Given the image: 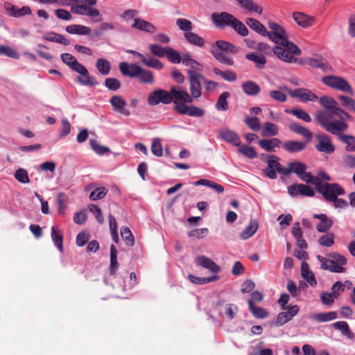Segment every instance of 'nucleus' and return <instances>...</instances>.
<instances>
[{
  "label": "nucleus",
  "mask_w": 355,
  "mask_h": 355,
  "mask_svg": "<svg viewBox=\"0 0 355 355\" xmlns=\"http://www.w3.org/2000/svg\"><path fill=\"white\" fill-rule=\"evenodd\" d=\"M293 19L300 26L307 28L313 25L315 19L313 17L306 15L303 12H296L293 13Z\"/></svg>",
  "instance_id": "obj_24"
},
{
  "label": "nucleus",
  "mask_w": 355,
  "mask_h": 355,
  "mask_svg": "<svg viewBox=\"0 0 355 355\" xmlns=\"http://www.w3.org/2000/svg\"><path fill=\"white\" fill-rule=\"evenodd\" d=\"M244 10L248 12H256L261 15L263 12L262 8L255 3L252 0H235Z\"/></svg>",
  "instance_id": "obj_27"
},
{
  "label": "nucleus",
  "mask_w": 355,
  "mask_h": 355,
  "mask_svg": "<svg viewBox=\"0 0 355 355\" xmlns=\"http://www.w3.org/2000/svg\"><path fill=\"white\" fill-rule=\"evenodd\" d=\"M166 56L170 62L175 64L180 63L182 60L179 53L169 46H167Z\"/></svg>",
  "instance_id": "obj_59"
},
{
  "label": "nucleus",
  "mask_w": 355,
  "mask_h": 355,
  "mask_svg": "<svg viewBox=\"0 0 355 355\" xmlns=\"http://www.w3.org/2000/svg\"><path fill=\"white\" fill-rule=\"evenodd\" d=\"M284 89L288 90V94L292 98H297L304 103L315 102L318 100V96L309 89L302 87L295 89H291L288 87H284Z\"/></svg>",
  "instance_id": "obj_8"
},
{
  "label": "nucleus",
  "mask_w": 355,
  "mask_h": 355,
  "mask_svg": "<svg viewBox=\"0 0 355 355\" xmlns=\"http://www.w3.org/2000/svg\"><path fill=\"white\" fill-rule=\"evenodd\" d=\"M211 17L214 25L219 28H224L226 26L231 27L236 19L233 15L227 12H214Z\"/></svg>",
  "instance_id": "obj_9"
},
{
  "label": "nucleus",
  "mask_w": 355,
  "mask_h": 355,
  "mask_svg": "<svg viewBox=\"0 0 355 355\" xmlns=\"http://www.w3.org/2000/svg\"><path fill=\"white\" fill-rule=\"evenodd\" d=\"M319 103L327 110L323 112L331 116V120L334 121V116H337L338 120L345 121L351 119V116L338 106L337 101L334 98L326 95L322 96L319 98Z\"/></svg>",
  "instance_id": "obj_4"
},
{
  "label": "nucleus",
  "mask_w": 355,
  "mask_h": 355,
  "mask_svg": "<svg viewBox=\"0 0 355 355\" xmlns=\"http://www.w3.org/2000/svg\"><path fill=\"white\" fill-rule=\"evenodd\" d=\"M149 49L150 52L159 57V58H163L166 55V51H167V46L166 47H162L160 45L158 44H150L149 46Z\"/></svg>",
  "instance_id": "obj_61"
},
{
  "label": "nucleus",
  "mask_w": 355,
  "mask_h": 355,
  "mask_svg": "<svg viewBox=\"0 0 355 355\" xmlns=\"http://www.w3.org/2000/svg\"><path fill=\"white\" fill-rule=\"evenodd\" d=\"M338 100L341 103V106L346 108L350 109L352 111L355 112V100L352 98L345 95H339L338 96Z\"/></svg>",
  "instance_id": "obj_51"
},
{
  "label": "nucleus",
  "mask_w": 355,
  "mask_h": 355,
  "mask_svg": "<svg viewBox=\"0 0 355 355\" xmlns=\"http://www.w3.org/2000/svg\"><path fill=\"white\" fill-rule=\"evenodd\" d=\"M176 25L180 30L184 31V33H189L193 29V24L191 21L184 18L177 19Z\"/></svg>",
  "instance_id": "obj_54"
},
{
  "label": "nucleus",
  "mask_w": 355,
  "mask_h": 355,
  "mask_svg": "<svg viewBox=\"0 0 355 355\" xmlns=\"http://www.w3.org/2000/svg\"><path fill=\"white\" fill-rule=\"evenodd\" d=\"M307 168V166L306 164L295 161L293 162L289 163L288 167L284 168V175H287L291 173H295L298 177L303 173Z\"/></svg>",
  "instance_id": "obj_25"
},
{
  "label": "nucleus",
  "mask_w": 355,
  "mask_h": 355,
  "mask_svg": "<svg viewBox=\"0 0 355 355\" xmlns=\"http://www.w3.org/2000/svg\"><path fill=\"white\" fill-rule=\"evenodd\" d=\"M119 69L121 73L125 76L130 78H137L141 71V67L136 64H128L127 62H121L119 64Z\"/></svg>",
  "instance_id": "obj_19"
},
{
  "label": "nucleus",
  "mask_w": 355,
  "mask_h": 355,
  "mask_svg": "<svg viewBox=\"0 0 355 355\" xmlns=\"http://www.w3.org/2000/svg\"><path fill=\"white\" fill-rule=\"evenodd\" d=\"M218 135L223 140L234 146H239L241 144L239 136L232 130L228 128L221 129L218 131Z\"/></svg>",
  "instance_id": "obj_17"
},
{
  "label": "nucleus",
  "mask_w": 355,
  "mask_h": 355,
  "mask_svg": "<svg viewBox=\"0 0 355 355\" xmlns=\"http://www.w3.org/2000/svg\"><path fill=\"white\" fill-rule=\"evenodd\" d=\"M337 313L335 311H329L327 313H317L311 316V318L319 322H325L336 319Z\"/></svg>",
  "instance_id": "obj_39"
},
{
  "label": "nucleus",
  "mask_w": 355,
  "mask_h": 355,
  "mask_svg": "<svg viewBox=\"0 0 355 355\" xmlns=\"http://www.w3.org/2000/svg\"><path fill=\"white\" fill-rule=\"evenodd\" d=\"M278 132L279 128L275 123L266 122L264 123V128L261 132V135L263 137L275 136L278 134Z\"/></svg>",
  "instance_id": "obj_45"
},
{
  "label": "nucleus",
  "mask_w": 355,
  "mask_h": 355,
  "mask_svg": "<svg viewBox=\"0 0 355 355\" xmlns=\"http://www.w3.org/2000/svg\"><path fill=\"white\" fill-rule=\"evenodd\" d=\"M51 238L54 242V244L57 246L60 252H63V236L61 232H58L55 230L54 226L51 228Z\"/></svg>",
  "instance_id": "obj_52"
},
{
  "label": "nucleus",
  "mask_w": 355,
  "mask_h": 355,
  "mask_svg": "<svg viewBox=\"0 0 355 355\" xmlns=\"http://www.w3.org/2000/svg\"><path fill=\"white\" fill-rule=\"evenodd\" d=\"M66 31L70 34L87 35L91 33V28L84 25L72 24L66 27Z\"/></svg>",
  "instance_id": "obj_33"
},
{
  "label": "nucleus",
  "mask_w": 355,
  "mask_h": 355,
  "mask_svg": "<svg viewBox=\"0 0 355 355\" xmlns=\"http://www.w3.org/2000/svg\"><path fill=\"white\" fill-rule=\"evenodd\" d=\"M299 178L304 182L306 183H310L314 184L316 187V189L318 187L321 180H320L318 178L313 177L311 173L309 172H303Z\"/></svg>",
  "instance_id": "obj_57"
},
{
  "label": "nucleus",
  "mask_w": 355,
  "mask_h": 355,
  "mask_svg": "<svg viewBox=\"0 0 355 355\" xmlns=\"http://www.w3.org/2000/svg\"><path fill=\"white\" fill-rule=\"evenodd\" d=\"M14 176L18 182L22 184H28L30 182L28 172L24 168H21L16 170Z\"/></svg>",
  "instance_id": "obj_56"
},
{
  "label": "nucleus",
  "mask_w": 355,
  "mask_h": 355,
  "mask_svg": "<svg viewBox=\"0 0 355 355\" xmlns=\"http://www.w3.org/2000/svg\"><path fill=\"white\" fill-rule=\"evenodd\" d=\"M60 58L65 64H67L71 70L74 71L78 67V66L81 64L79 62H78L76 58L70 53H62Z\"/></svg>",
  "instance_id": "obj_37"
},
{
  "label": "nucleus",
  "mask_w": 355,
  "mask_h": 355,
  "mask_svg": "<svg viewBox=\"0 0 355 355\" xmlns=\"http://www.w3.org/2000/svg\"><path fill=\"white\" fill-rule=\"evenodd\" d=\"M76 3L71 5V11L76 14L87 15L90 17H97L94 21H101L102 16L98 10L93 8L97 0H75Z\"/></svg>",
  "instance_id": "obj_5"
},
{
  "label": "nucleus",
  "mask_w": 355,
  "mask_h": 355,
  "mask_svg": "<svg viewBox=\"0 0 355 355\" xmlns=\"http://www.w3.org/2000/svg\"><path fill=\"white\" fill-rule=\"evenodd\" d=\"M170 92L175 107L180 104L193 103L192 97H191L190 94L180 87H173Z\"/></svg>",
  "instance_id": "obj_14"
},
{
  "label": "nucleus",
  "mask_w": 355,
  "mask_h": 355,
  "mask_svg": "<svg viewBox=\"0 0 355 355\" xmlns=\"http://www.w3.org/2000/svg\"><path fill=\"white\" fill-rule=\"evenodd\" d=\"M331 116L330 114L324 112H319L315 114V119L327 132L337 136L343 143L346 144L347 151H355V137L343 135V132L348 129L349 125L343 120L332 121Z\"/></svg>",
  "instance_id": "obj_1"
},
{
  "label": "nucleus",
  "mask_w": 355,
  "mask_h": 355,
  "mask_svg": "<svg viewBox=\"0 0 355 355\" xmlns=\"http://www.w3.org/2000/svg\"><path fill=\"white\" fill-rule=\"evenodd\" d=\"M4 54L9 58L19 59V53L12 47L8 46H0V55Z\"/></svg>",
  "instance_id": "obj_63"
},
{
  "label": "nucleus",
  "mask_w": 355,
  "mask_h": 355,
  "mask_svg": "<svg viewBox=\"0 0 355 355\" xmlns=\"http://www.w3.org/2000/svg\"><path fill=\"white\" fill-rule=\"evenodd\" d=\"M333 327L339 331H341V333L346 336L347 337L349 338H352L354 335L353 333L351 331V330L349 328L348 324L345 321H339L333 323Z\"/></svg>",
  "instance_id": "obj_46"
},
{
  "label": "nucleus",
  "mask_w": 355,
  "mask_h": 355,
  "mask_svg": "<svg viewBox=\"0 0 355 355\" xmlns=\"http://www.w3.org/2000/svg\"><path fill=\"white\" fill-rule=\"evenodd\" d=\"M238 147L239 152L246 157L250 159H254L257 157V153L254 147L246 145L241 146V144Z\"/></svg>",
  "instance_id": "obj_49"
},
{
  "label": "nucleus",
  "mask_w": 355,
  "mask_h": 355,
  "mask_svg": "<svg viewBox=\"0 0 355 355\" xmlns=\"http://www.w3.org/2000/svg\"><path fill=\"white\" fill-rule=\"evenodd\" d=\"M118 262H117V250L114 245H111L110 246V275H114L118 268Z\"/></svg>",
  "instance_id": "obj_43"
},
{
  "label": "nucleus",
  "mask_w": 355,
  "mask_h": 355,
  "mask_svg": "<svg viewBox=\"0 0 355 355\" xmlns=\"http://www.w3.org/2000/svg\"><path fill=\"white\" fill-rule=\"evenodd\" d=\"M110 102L114 111L125 116H129L130 114V112L125 109L127 105L125 101L121 96L116 95L112 96Z\"/></svg>",
  "instance_id": "obj_18"
},
{
  "label": "nucleus",
  "mask_w": 355,
  "mask_h": 355,
  "mask_svg": "<svg viewBox=\"0 0 355 355\" xmlns=\"http://www.w3.org/2000/svg\"><path fill=\"white\" fill-rule=\"evenodd\" d=\"M281 141L277 138L265 139L259 141V146L267 152H274L275 148L280 146Z\"/></svg>",
  "instance_id": "obj_26"
},
{
  "label": "nucleus",
  "mask_w": 355,
  "mask_h": 355,
  "mask_svg": "<svg viewBox=\"0 0 355 355\" xmlns=\"http://www.w3.org/2000/svg\"><path fill=\"white\" fill-rule=\"evenodd\" d=\"M75 71L79 73L77 77L78 82L83 85H95L97 84L95 78L91 76L87 69L81 64Z\"/></svg>",
  "instance_id": "obj_16"
},
{
  "label": "nucleus",
  "mask_w": 355,
  "mask_h": 355,
  "mask_svg": "<svg viewBox=\"0 0 355 355\" xmlns=\"http://www.w3.org/2000/svg\"><path fill=\"white\" fill-rule=\"evenodd\" d=\"M318 140L315 149L323 153L332 154L335 151V146L331 137L325 134H319L316 136Z\"/></svg>",
  "instance_id": "obj_11"
},
{
  "label": "nucleus",
  "mask_w": 355,
  "mask_h": 355,
  "mask_svg": "<svg viewBox=\"0 0 355 355\" xmlns=\"http://www.w3.org/2000/svg\"><path fill=\"white\" fill-rule=\"evenodd\" d=\"M196 262L198 265L208 269L213 273H218L220 271V267L211 259L205 256H199L196 258Z\"/></svg>",
  "instance_id": "obj_23"
},
{
  "label": "nucleus",
  "mask_w": 355,
  "mask_h": 355,
  "mask_svg": "<svg viewBox=\"0 0 355 355\" xmlns=\"http://www.w3.org/2000/svg\"><path fill=\"white\" fill-rule=\"evenodd\" d=\"M306 147V143L298 141H288L283 144L284 150L289 153H297L302 151Z\"/></svg>",
  "instance_id": "obj_34"
},
{
  "label": "nucleus",
  "mask_w": 355,
  "mask_h": 355,
  "mask_svg": "<svg viewBox=\"0 0 355 355\" xmlns=\"http://www.w3.org/2000/svg\"><path fill=\"white\" fill-rule=\"evenodd\" d=\"M174 108L179 114H188L191 116L200 117L205 114L202 109L196 106H188L186 104L178 105Z\"/></svg>",
  "instance_id": "obj_15"
},
{
  "label": "nucleus",
  "mask_w": 355,
  "mask_h": 355,
  "mask_svg": "<svg viewBox=\"0 0 355 355\" xmlns=\"http://www.w3.org/2000/svg\"><path fill=\"white\" fill-rule=\"evenodd\" d=\"M141 62L148 67H151L158 70H160L164 67L163 64L159 60L153 57L146 58L144 56L141 60Z\"/></svg>",
  "instance_id": "obj_50"
},
{
  "label": "nucleus",
  "mask_w": 355,
  "mask_h": 355,
  "mask_svg": "<svg viewBox=\"0 0 355 355\" xmlns=\"http://www.w3.org/2000/svg\"><path fill=\"white\" fill-rule=\"evenodd\" d=\"M171 92L163 89H157L150 94L148 98V103L150 105H156L159 103L169 104L172 102Z\"/></svg>",
  "instance_id": "obj_10"
},
{
  "label": "nucleus",
  "mask_w": 355,
  "mask_h": 355,
  "mask_svg": "<svg viewBox=\"0 0 355 355\" xmlns=\"http://www.w3.org/2000/svg\"><path fill=\"white\" fill-rule=\"evenodd\" d=\"M272 51L278 58L284 62L288 63H294L297 62V58L293 56V53H290L286 49H284L279 45L275 46Z\"/></svg>",
  "instance_id": "obj_21"
},
{
  "label": "nucleus",
  "mask_w": 355,
  "mask_h": 355,
  "mask_svg": "<svg viewBox=\"0 0 355 355\" xmlns=\"http://www.w3.org/2000/svg\"><path fill=\"white\" fill-rule=\"evenodd\" d=\"M189 78L190 83V96L192 97V100L200 98L201 96L200 79L202 78V76L195 71H189Z\"/></svg>",
  "instance_id": "obj_13"
},
{
  "label": "nucleus",
  "mask_w": 355,
  "mask_h": 355,
  "mask_svg": "<svg viewBox=\"0 0 355 355\" xmlns=\"http://www.w3.org/2000/svg\"><path fill=\"white\" fill-rule=\"evenodd\" d=\"M231 28H232L238 34L241 36H247L248 35V30L247 27L237 18L235 19Z\"/></svg>",
  "instance_id": "obj_55"
},
{
  "label": "nucleus",
  "mask_w": 355,
  "mask_h": 355,
  "mask_svg": "<svg viewBox=\"0 0 355 355\" xmlns=\"http://www.w3.org/2000/svg\"><path fill=\"white\" fill-rule=\"evenodd\" d=\"M322 83L338 91L353 95L354 90L350 84L343 78L334 75L326 76L322 78Z\"/></svg>",
  "instance_id": "obj_6"
},
{
  "label": "nucleus",
  "mask_w": 355,
  "mask_h": 355,
  "mask_svg": "<svg viewBox=\"0 0 355 355\" xmlns=\"http://www.w3.org/2000/svg\"><path fill=\"white\" fill-rule=\"evenodd\" d=\"M317 190L329 202L339 196L344 195L345 193L344 189L340 184L337 183H323L322 181L318 185Z\"/></svg>",
  "instance_id": "obj_7"
},
{
  "label": "nucleus",
  "mask_w": 355,
  "mask_h": 355,
  "mask_svg": "<svg viewBox=\"0 0 355 355\" xmlns=\"http://www.w3.org/2000/svg\"><path fill=\"white\" fill-rule=\"evenodd\" d=\"M284 87H287L286 86H280L278 89H273L270 91L269 96L273 99L275 101L279 103H284L287 101V95L288 93L287 89H284Z\"/></svg>",
  "instance_id": "obj_31"
},
{
  "label": "nucleus",
  "mask_w": 355,
  "mask_h": 355,
  "mask_svg": "<svg viewBox=\"0 0 355 355\" xmlns=\"http://www.w3.org/2000/svg\"><path fill=\"white\" fill-rule=\"evenodd\" d=\"M258 228V224L256 220H251L248 225L245 228L244 230L240 234V238L242 240H246L250 238L254 234L257 232Z\"/></svg>",
  "instance_id": "obj_40"
},
{
  "label": "nucleus",
  "mask_w": 355,
  "mask_h": 355,
  "mask_svg": "<svg viewBox=\"0 0 355 355\" xmlns=\"http://www.w3.org/2000/svg\"><path fill=\"white\" fill-rule=\"evenodd\" d=\"M313 218L320 220L316 225V229L319 232L326 233L332 227L333 220L326 214H314Z\"/></svg>",
  "instance_id": "obj_20"
},
{
  "label": "nucleus",
  "mask_w": 355,
  "mask_h": 355,
  "mask_svg": "<svg viewBox=\"0 0 355 355\" xmlns=\"http://www.w3.org/2000/svg\"><path fill=\"white\" fill-rule=\"evenodd\" d=\"M279 158L275 155H270L267 162L268 166L263 170L264 174L270 179L277 178L276 171L284 175V168L279 162Z\"/></svg>",
  "instance_id": "obj_12"
},
{
  "label": "nucleus",
  "mask_w": 355,
  "mask_h": 355,
  "mask_svg": "<svg viewBox=\"0 0 355 355\" xmlns=\"http://www.w3.org/2000/svg\"><path fill=\"white\" fill-rule=\"evenodd\" d=\"M241 87L243 92L249 96H256L261 90L260 87L252 80L243 83Z\"/></svg>",
  "instance_id": "obj_35"
},
{
  "label": "nucleus",
  "mask_w": 355,
  "mask_h": 355,
  "mask_svg": "<svg viewBox=\"0 0 355 355\" xmlns=\"http://www.w3.org/2000/svg\"><path fill=\"white\" fill-rule=\"evenodd\" d=\"M230 94L227 92H223L218 97L216 103V108L219 111H227L229 109L227 98Z\"/></svg>",
  "instance_id": "obj_42"
},
{
  "label": "nucleus",
  "mask_w": 355,
  "mask_h": 355,
  "mask_svg": "<svg viewBox=\"0 0 355 355\" xmlns=\"http://www.w3.org/2000/svg\"><path fill=\"white\" fill-rule=\"evenodd\" d=\"M132 27L151 34L155 33L157 31L156 26L153 24L140 18L135 19Z\"/></svg>",
  "instance_id": "obj_22"
},
{
  "label": "nucleus",
  "mask_w": 355,
  "mask_h": 355,
  "mask_svg": "<svg viewBox=\"0 0 355 355\" xmlns=\"http://www.w3.org/2000/svg\"><path fill=\"white\" fill-rule=\"evenodd\" d=\"M96 67L101 74L107 76L110 71L111 64L105 58H99L96 60Z\"/></svg>",
  "instance_id": "obj_41"
},
{
  "label": "nucleus",
  "mask_w": 355,
  "mask_h": 355,
  "mask_svg": "<svg viewBox=\"0 0 355 355\" xmlns=\"http://www.w3.org/2000/svg\"><path fill=\"white\" fill-rule=\"evenodd\" d=\"M245 58L255 62L256 67L259 69L264 68L266 64V58L264 55L257 53H250L246 54Z\"/></svg>",
  "instance_id": "obj_36"
},
{
  "label": "nucleus",
  "mask_w": 355,
  "mask_h": 355,
  "mask_svg": "<svg viewBox=\"0 0 355 355\" xmlns=\"http://www.w3.org/2000/svg\"><path fill=\"white\" fill-rule=\"evenodd\" d=\"M245 22L250 28L256 31L258 34L266 36V34L268 33L266 27L259 21L249 17L246 18Z\"/></svg>",
  "instance_id": "obj_32"
},
{
  "label": "nucleus",
  "mask_w": 355,
  "mask_h": 355,
  "mask_svg": "<svg viewBox=\"0 0 355 355\" xmlns=\"http://www.w3.org/2000/svg\"><path fill=\"white\" fill-rule=\"evenodd\" d=\"M210 51L220 62L229 66L234 64V60L229 53H235L236 49L231 43L225 40H218L211 45Z\"/></svg>",
  "instance_id": "obj_3"
},
{
  "label": "nucleus",
  "mask_w": 355,
  "mask_h": 355,
  "mask_svg": "<svg viewBox=\"0 0 355 355\" xmlns=\"http://www.w3.org/2000/svg\"><path fill=\"white\" fill-rule=\"evenodd\" d=\"M306 62L309 66L314 68H320L325 72L331 69L329 64L322 57L309 58Z\"/></svg>",
  "instance_id": "obj_29"
},
{
  "label": "nucleus",
  "mask_w": 355,
  "mask_h": 355,
  "mask_svg": "<svg viewBox=\"0 0 355 355\" xmlns=\"http://www.w3.org/2000/svg\"><path fill=\"white\" fill-rule=\"evenodd\" d=\"M301 275L302 277L307 281L311 286H315L317 284L316 279L314 274L311 270H309V264L303 261L301 265Z\"/></svg>",
  "instance_id": "obj_30"
},
{
  "label": "nucleus",
  "mask_w": 355,
  "mask_h": 355,
  "mask_svg": "<svg viewBox=\"0 0 355 355\" xmlns=\"http://www.w3.org/2000/svg\"><path fill=\"white\" fill-rule=\"evenodd\" d=\"M289 129L295 133L301 135L307 139H311L312 137L311 132L308 128L300 125L297 123H291L289 125Z\"/></svg>",
  "instance_id": "obj_38"
},
{
  "label": "nucleus",
  "mask_w": 355,
  "mask_h": 355,
  "mask_svg": "<svg viewBox=\"0 0 355 355\" xmlns=\"http://www.w3.org/2000/svg\"><path fill=\"white\" fill-rule=\"evenodd\" d=\"M151 152L152 153L157 156L161 157L163 155L162 146L161 144V140L159 138L153 139L151 144Z\"/></svg>",
  "instance_id": "obj_60"
},
{
  "label": "nucleus",
  "mask_w": 355,
  "mask_h": 355,
  "mask_svg": "<svg viewBox=\"0 0 355 355\" xmlns=\"http://www.w3.org/2000/svg\"><path fill=\"white\" fill-rule=\"evenodd\" d=\"M343 166L346 168H355V155H346L343 156L342 161Z\"/></svg>",
  "instance_id": "obj_64"
},
{
  "label": "nucleus",
  "mask_w": 355,
  "mask_h": 355,
  "mask_svg": "<svg viewBox=\"0 0 355 355\" xmlns=\"http://www.w3.org/2000/svg\"><path fill=\"white\" fill-rule=\"evenodd\" d=\"M107 193V189L105 187L96 188L94 191L91 192L89 198L92 200H97L103 198Z\"/></svg>",
  "instance_id": "obj_62"
},
{
  "label": "nucleus",
  "mask_w": 355,
  "mask_h": 355,
  "mask_svg": "<svg viewBox=\"0 0 355 355\" xmlns=\"http://www.w3.org/2000/svg\"><path fill=\"white\" fill-rule=\"evenodd\" d=\"M270 29L266 36L277 45L284 46L291 53L295 55L301 54V50L293 42L288 40V35L284 28L275 21L268 23Z\"/></svg>",
  "instance_id": "obj_2"
},
{
  "label": "nucleus",
  "mask_w": 355,
  "mask_h": 355,
  "mask_svg": "<svg viewBox=\"0 0 355 355\" xmlns=\"http://www.w3.org/2000/svg\"><path fill=\"white\" fill-rule=\"evenodd\" d=\"M318 239V243L327 248H330L334 244V234L332 232H326Z\"/></svg>",
  "instance_id": "obj_47"
},
{
  "label": "nucleus",
  "mask_w": 355,
  "mask_h": 355,
  "mask_svg": "<svg viewBox=\"0 0 355 355\" xmlns=\"http://www.w3.org/2000/svg\"><path fill=\"white\" fill-rule=\"evenodd\" d=\"M121 235L122 239L124 240L125 243L128 245H133L134 244V237L133 235L130 230V229L127 227H122L121 228Z\"/></svg>",
  "instance_id": "obj_58"
},
{
  "label": "nucleus",
  "mask_w": 355,
  "mask_h": 355,
  "mask_svg": "<svg viewBox=\"0 0 355 355\" xmlns=\"http://www.w3.org/2000/svg\"><path fill=\"white\" fill-rule=\"evenodd\" d=\"M184 36L187 42L190 44L194 45L199 48H204L205 46V39L192 31H190L187 33H184Z\"/></svg>",
  "instance_id": "obj_28"
},
{
  "label": "nucleus",
  "mask_w": 355,
  "mask_h": 355,
  "mask_svg": "<svg viewBox=\"0 0 355 355\" xmlns=\"http://www.w3.org/2000/svg\"><path fill=\"white\" fill-rule=\"evenodd\" d=\"M189 279L195 284H205L211 282H214L218 279L217 275L211 277H198L193 275H189Z\"/></svg>",
  "instance_id": "obj_53"
},
{
  "label": "nucleus",
  "mask_w": 355,
  "mask_h": 355,
  "mask_svg": "<svg viewBox=\"0 0 355 355\" xmlns=\"http://www.w3.org/2000/svg\"><path fill=\"white\" fill-rule=\"evenodd\" d=\"M249 309L253 315L257 318H265L268 313L264 309L255 306L252 300H248Z\"/></svg>",
  "instance_id": "obj_44"
},
{
  "label": "nucleus",
  "mask_w": 355,
  "mask_h": 355,
  "mask_svg": "<svg viewBox=\"0 0 355 355\" xmlns=\"http://www.w3.org/2000/svg\"><path fill=\"white\" fill-rule=\"evenodd\" d=\"M139 75L137 76L139 81L144 84H153L154 82V77L153 73L148 70L141 67V71L139 72Z\"/></svg>",
  "instance_id": "obj_48"
}]
</instances>
